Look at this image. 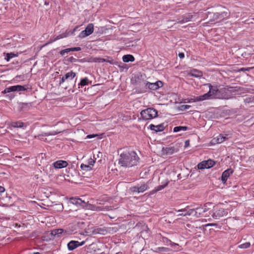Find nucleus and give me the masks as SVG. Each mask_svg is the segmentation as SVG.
<instances>
[{"label":"nucleus","instance_id":"1","mask_svg":"<svg viewBox=\"0 0 254 254\" xmlns=\"http://www.w3.org/2000/svg\"><path fill=\"white\" fill-rule=\"evenodd\" d=\"M139 158L134 151L124 152L120 154L119 164L124 167H131L136 166Z\"/></svg>","mask_w":254,"mask_h":254},{"label":"nucleus","instance_id":"2","mask_svg":"<svg viewBox=\"0 0 254 254\" xmlns=\"http://www.w3.org/2000/svg\"><path fill=\"white\" fill-rule=\"evenodd\" d=\"M207 85L208 86L209 90L207 93L203 95L207 96L204 100L211 98L222 99L225 98V96L223 95V93L226 92L225 88L218 89L217 86H213L211 84L208 83Z\"/></svg>","mask_w":254,"mask_h":254},{"label":"nucleus","instance_id":"3","mask_svg":"<svg viewBox=\"0 0 254 254\" xmlns=\"http://www.w3.org/2000/svg\"><path fill=\"white\" fill-rule=\"evenodd\" d=\"M27 89V87L26 85L22 86L16 85L5 88L3 91H2V93H8L6 96L9 99H11L15 96V95L12 92L24 91H26Z\"/></svg>","mask_w":254,"mask_h":254},{"label":"nucleus","instance_id":"4","mask_svg":"<svg viewBox=\"0 0 254 254\" xmlns=\"http://www.w3.org/2000/svg\"><path fill=\"white\" fill-rule=\"evenodd\" d=\"M140 116L143 120H152L158 116V111L153 108H147L140 112Z\"/></svg>","mask_w":254,"mask_h":254},{"label":"nucleus","instance_id":"5","mask_svg":"<svg viewBox=\"0 0 254 254\" xmlns=\"http://www.w3.org/2000/svg\"><path fill=\"white\" fill-rule=\"evenodd\" d=\"M149 184H150V181L146 184H137L136 186L131 187L130 188V190L132 193H142L149 189Z\"/></svg>","mask_w":254,"mask_h":254},{"label":"nucleus","instance_id":"6","mask_svg":"<svg viewBox=\"0 0 254 254\" xmlns=\"http://www.w3.org/2000/svg\"><path fill=\"white\" fill-rule=\"evenodd\" d=\"M94 31V25L92 23L88 24L85 28V29L81 31L78 37L80 38H84L93 33Z\"/></svg>","mask_w":254,"mask_h":254},{"label":"nucleus","instance_id":"7","mask_svg":"<svg viewBox=\"0 0 254 254\" xmlns=\"http://www.w3.org/2000/svg\"><path fill=\"white\" fill-rule=\"evenodd\" d=\"M84 208L87 209H90L93 211H108L110 210V206H96L93 204H91L90 203H88L87 202H85V206L84 207Z\"/></svg>","mask_w":254,"mask_h":254},{"label":"nucleus","instance_id":"8","mask_svg":"<svg viewBox=\"0 0 254 254\" xmlns=\"http://www.w3.org/2000/svg\"><path fill=\"white\" fill-rule=\"evenodd\" d=\"M214 164L215 162L213 160L209 159L199 163L197 165V167L199 169H208L213 167Z\"/></svg>","mask_w":254,"mask_h":254},{"label":"nucleus","instance_id":"9","mask_svg":"<svg viewBox=\"0 0 254 254\" xmlns=\"http://www.w3.org/2000/svg\"><path fill=\"white\" fill-rule=\"evenodd\" d=\"M178 212H182L178 215V216H194V209L190 208L189 206H187L184 209H182L178 210Z\"/></svg>","mask_w":254,"mask_h":254},{"label":"nucleus","instance_id":"10","mask_svg":"<svg viewBox=\"0 0 254 254\" xmlns=\"http://www.w3.org/2000/svg\"><path fill=\"white\" fill-rule=\"evenodd\" d=\"M228 214V211L224 208H219L217 209L213 213L212 216L213 218L218 219Z\"/></svg>","mask_w":254,"mask_h":254},{"label":"nucleus","instance_id":"11","mask_svg":"<svg viewBox=\"0 0 254 254\" xmlns=\"http://www.w3.org/2000/svg\"><path fill=\"white\" fill-rule=\"evenodd\" d=\"M85 242L83 241L81 242L76 241H70L67 244V248L69 251H73L79 246H82L84 245Z\"/></svg>","mask_w":254,"mask_h":254},{"label":"nucleus","instance_id":"12","mask_svg":"<svg viewBox=\"0 0 254 254\" xmlns=\"http://www.w3.org/2000/svg\"><path fill=\"white\" fill-rule=\"evenodd\" d=\"M163 82L161 81H157L154 83L146 82L145 86L147 87L149 89L155 90L159 89L163 86Z\"/></svg>","mask_w":254,"mask_h":254},{"label":"nucleus","instance_id":"13","mask_svg":"<svg viewBox=\"0 0 254 254\" xmlns=\"http://www.w3.org/2000/svg\"><path fill=\"white\" fill-rule=\"evenodd\" d=\"M230 137L228 134H220L218 136L214 137L212 141L214 143H221Z\"/></svg>","mask_w":254,"mask_h":254},{"label":"nucleus","instance_id":"14","mask_svg":"<svg viewBox=\"0 0 254 254\" xmlns=\"http://www.w3.org/2000/svg\"><path fill=\"white\" fill-rule=\"evenodd\" d=\"M213 20H222L229 16L228 13L225 11L214 13L213 14Z\"/></svg>","mask_w":254,"mask_h":254},{"label":"nucleus","instance_id":"15","mask_svg":"<svg viewBox=\"0 0 254 254\" xmlns=\"http://www.w3.org/2000/svg\"><path fill=\"white\" fill-rule=\"evenodd\" d=\"M68 163L64 160H58L53 163V166L56 169H62L67 166Z\"/></svg>","mask_w":254,"mask_h":254},{"label":"nucleus","instance_id":"16","mask_svg":"<svg viewBox=\"0 0 254 254\" xmlns=\"http://www.w3.org/2000/svg\"><path fill=\"white\" fill-rule=\"evenodd\" d=\"M69 201L71 203L76 205V206H81L83 208L85 206L86 202L81 200L79 198H71Z\"/></svg>","mask_w":254,"mask_h":254},{"label":"nucleus","instance_id":"17","mask_svg":"<svg viewBox=\"0 0 254 254\" xmlns=\"http://www.w3.org/2000/svg\"><path fill=\"white\" fill-rule=\"evenodd\" d=\"M76 76V73L73 71L67 72L64 76H63L60 81V84L64 83L66 79H72Z\"/></svg>","mask_w":254,"mask_h":254},{"label":"nucleus","instance_id":"18","mask_svg":"<svg viewBox=\"0 0 254 254\" xmlns=\"http://www.w3.org/2000/svg\"><path fill=\"white\" fill-rule=\"evenodd\" d=\"M233 173V170L231 168H229L225 171H224L221 176V180L223 183H225L228 177L230 176L231 174Z\"/></svg>","mask_w":254,"mask_h":254},{"label":"nucleus","instance_id":"19","mask_svg":"<svg viewBox=\"0 0 254 254\" xmlns=\"http://www.w3.org/2000/svg\"><path fill=\"white\" fill-rule=\"evenodd\" d=\"M206 95H200L199 96H194L193 98L190 99H185V103H191L195 102H199L204 100V99L206 98Z\"/></svg>","mask_w":254,"mask_h":254},{"label":"nucleus","instance_id":"20","mask_svg":"<svg viewBox=\"0 0 254 254\" xmlns=\"http://www.w3.org/2000/svg\"><path fill=\"white\" fill-rule=\"evenodd\" d=\"M193 209H194L193 215L197 218L199 217L207 211L206 208L201 207H198Z\"/></svg>","mask_w":254,"mask_h":254},{"label":"nucleus","instance_id":"21","mask_svg":"<svg viewBox=\"0 0 254 254\" xmlns=\"http://www.w3.org/2000/svg\"><path fill=\"white\" fill-rule=\"evenodd\" d=\"M31 106V103L20 102L18 103V108L20 111H26L29 110Z\"/></svg>","mask_w":254,"mask_h":254},{"label":"nucleus","instance_id":"22","mask_svg":"<svg viewBox=\"0 0 254 254\" xmlns=\"http://www.w3.org/2000/svg\"><path fill=\"white\" fill-rule=\"evenodd\" d=\"M149 128L152 130H154L156 132L162 131L164 129V127L162 124H160L157 126L151 124L149 125Z\"/></svg>","mask_w":254,"mask_h":254},{"label":"nucleus","instance_id":"23","mask_svg":"<svg viewBox=\"0 0 254 254\" xmlns=\"http://www.w3.org/2000/svg\"><path fill=\"white\" fill-rule=\"evenodd\" d=\"M93 61L94 62H98V63H104V62H107L109 63L110 64H116L117 62H115L113 60H108L106 59L101 58H95L94 59Z\"/></svg>","mask_w":254,"mask_h":254},{"label":"nucleus","instance_id":"24","mask_svg":"<svg viewBox=\"0 0 254 254\" xmlns=\"http://www.w3.org/2000/svg\"><path fill=\"white\" fill-rule=\"evenodd\" d=\"M183 16L184 20H181V21H179V23H186L192 20L193 18V15L190 13L186 14L183 15Z\"/></svg>","mask_w":254,"mask_h":254},{"label":"nucleus","instance_id":"25","mask_svg":"<svg viewBox=\"0 0 254 254\" xmlns=\"http://www.w3.org/2000/svg\"><path fill=\"white\" fill-rule=\"evenodd\" d=\"M135 58L131 55H126L123 57V61L125 63H128L129 62H133Z\"/></svg>","mask_w":254,"mask_h":254},{"label":"nucleus","instance_id":"26","mask_svg":"<svg viewBox=\"0 0 254 254\" xmlns=\"http://www.w3.org/2000/svg\"><path fill=\"white\" fill-rule=\"evenodd\" d=\"M107 231L105 229L102 228H96L93 230V234H101L105 235Z\"/></svg>","mask_w":254,"mask_h":254},{"label":"nucleus","instance_id":"27","mask_svg":"<svg viewBox=\"0 0 254 254\" xmlns=\"http://www.w3.org/2000/svg\"><path fill=\"white\" fill-rule=\"evenodd\" d=\"M191 76L195 77H199L202 76V72L196 69L192 70L190 72Z\"/></svg>","mask_w":254,"mask_h":254},{"label":"nucleus","instance_id":"28","mask_svg":"<svg viewBox=\"0 0 254 254\" xmlns=\"http://www.w3.org/2000/svg\"><path fill=\"white\" fill-rule=\"evenodd\" d=\"M188 127L186 126H178L174 128L173 131L177 132L181 131H186L188 130Z\"/></svg>","mask_w":254,"mask_h":254},{"label":"nucleus","instance_id":"29","mask_svg":"<svg viewBox=\"0 0 254 254\" xmlns=\"http://www.w3.org/2000/svg\"><path fill=\"white\" fill-rule=\"evenodd\" d=\"M80 168L82 170L86 171H89L92 169V167L88 164H81L80 165Z\"/></svg>","mask_w":254,"mask_h":254},{"label":"nucleus","instance_id":"30","mask_svg":"<svg viewBox=\"0 0 254 254\" xmlns=\"http://www.w3.org/2000/svg\"><path fill=\"white\" fill-rule=\"evenodd\" d=\"M11 127H22L23 126V123L21 122H14L11 124Z\"/></svg>","mask_w":254,"mask_h":254},{"label":"nucleus","instance_id":"31","mask_svg":"<svg viewBox=\"0 0 254 254\" xmlns=\"http://www.w3.org/2000/svg\"><path fill=\"white\" fill-rule=\"evenodd\" d=\"M175 150L174 147H167L165 149V153L166 155H172L174 153Z\"/></svg>","mask_w":254,"mask_h":254},{"label":"nucleus","instance_id":"32","mask_svg":"<svg viewBox=\"0 0 254 254\" xmlns=\"http://www.w3.org/2000/svg\"><path fill=\"white\" fill-rule=\"evenodd\" d=\"M16 55L13 53H7L6 54V56L5 57L4 59L6 60L7 62H9L11 59H12L13 57H16Z\"/></svg>","mask_w":254,"mask_h":254},{"label":"nucleus","instance_id":"33","mask_svg":"<svg viewBox=\"0 0 254 254\" xmlns=\"http://www.w3.org/2000/svg\"><path fill=\"white\" fill-rule=\"evenodd\" d=\"M5 194L4 188L0 186V200L3 199Z\"/></svg>","mask_w":254,"mask_h":254},{"label":"nucleus","instance_id":"34","mask_svg":"<svg viewBox=\"0 0 254 254\" xmlns=\"http://www.w3.org/2000/svg\"><path fill=\"white\" fill-rule=\"evenodd\" d=\"M88 83V79L87 77L82 79L80 81L79 85H81V87L87 85Z\"/></svg>","mask_w":254,"mask_h":254},{"label":"nucleus","instance_id":"35","mask_svg":"<svg viewBox=\"0 0 254 254\" xmlns=\"http://www.w3.org/2000/svg\"><path fill=\"white\" fill-rule=\"evenodd\" d=\"M69 35V34H65V33H63L62 34H60L57 36H56L54 39L53 40H52L53 42H54V41H56V40H58L59 39H62V38H64V37H66V36H67L68 35Z\"/></svg>","mask_w":254,"mask_h":254},{"label":"nucleus","instance_id":"36","mask_svg":"<svg viewBox=\"0 0 254 254\" xmlns=\"http://www.w3.org/2000/svg\"><path fill=\"white\" fill-rule=\"evenodd\" d=\"M251 246V244L249 242H246L244 244H241L238 246V248L241 249H247Z\"/></svg>","mask_w":254,"mask_h":254},{"label":"nucleus","instance_id":"37","mask_svg":"<svg viewBox=\"0 0 254 254\" xmlns=\"http://www.w3.org/2000/svg\"><path fill=\"white\" fill-rule=\"evenodd\" d=\"M157 251L156 252H166L168 253L170 251V249L168 248L165 247H158L157 249Z\"/></svg>","mask_w":254,"mask_h":254},{"label":"nucleus","instance_id":"38","mask_svg":"<svg viewBox=\"0 0 254 254\" xmlns=\"http://www.w3.org/2000/svg\"><path fill=\"white\" fill-rule=\"evenodd\" d=\"M191 106L188 105H182L179 107V109L180 111H184L190 108Z\"/></svg>","mask_w":254,"mask_h":254},{"label":"nucleus","instance_id":"39","mask_svg":"<svg viewBox=\"0 0 254 254\" xmlns=\"http://www.w3.org/2000/svg\"><path fill=\"white\" fill-rule=\"evenodd\" d=\"M95 163V159L94 155H93V158H92L91 157L88 160L87 164H89L90 166H91L92 167H93L94 163Z\"/></svg>","mask_w":254,"mask_h":254},{"label":"nucleus","instance_id":"40","mask_svg":"<svg viewBox=\"0 0 254 254\" xmlns=\"http://www.w3.org/2000/svg\"><path fill=\"white\" fill-rule=\"evenodd\" d=\"M71 52L70 48H67L63 50H62L60 52V54L62 56H64L65 54H67L68 53Z\"/></svg>","mask_w":254,"mask_h":254},{"label":"nucleus","instance_id":"41","mask_svg":"<svg viewBox=\"0 0 254 254\" xmlns=\"http://www.w3.org/2000/svg\"><path fill=\"white\" fill-rule=\"evenodd\" d=\"M167 186V183H166L165 185H159L158 186L157 188H156L155 189H156L157 191H159L160 190H163L164 188H165L166 186Z\"/></svg>","mask_w":254,"mask_h":254},{"label":"nucleus","instance_id":"42","mask_svg":"<svg viewBox=\"0 0 254 254\" xmlns=\"http://www.w3.org/2000/svg\"><path fill=\"white\" fill-rule=\"evenodd\" d=\"M162 241L164 243H166V245H170V243H171V241L166 237H163L162 238Z\"/></svg>","mask_w":254,"mask_h":254},{"label":"nucleus","instance_id":"43","mask_svg":"<svg viewBox=\"0 0 254 254\" xmlns=\"http://www.w3.org/2000/svg\"><path fill=\"white\" fill-rule=\"evenodd\" d=\"M60 132V131L57 132V131H53L51 132H48L47 133V135H56V134H58Z\"/></svg>","mask_w":254,"mask_h":254},{"label":"nucleus","instance_id":"44","mask_svg":"<svg viewBox=\"0 0 254 254\" xmlns=\"http://www.w3.org/2000/svg\"><path fill=\"white\" fill-rule=\"evenodd\" d=\"M81 50L80 47H75V48H71L70 51L71 52L72 51H79Z\"/></svg>","mask_w":254,"mask_h":254},{"label":"nucleus","instance_id":"45","mask_svg":"<svg viewBox=\"0 0 254 254\" xmlns=\"http://www.w3.org/2000/svg\"><path fill=\"white\" fill-rule=\"evenodd\" d=\"M253 100H254V97H253V98L248 97V98H246L245 99V101L247 103H250Z\"/></svg>","mask_w":254,"mask_h":254},{"label":"nucleus","instance_id":"46","mask_svg":"<svg viewBox=\"0 0 254 254\" xmlns=\"http://www.w3.org/2000/svg\"><path fill=\"white\" fill-rule=\"evenodd\" d=\"M169 245H170L171 247L174 248L175 249L176 247L179 246V245L178 244L173 243L172 241H171V243H170Z\"/></svg>","mask_w":254,"mask_h":254},{"label":"nucleus","instance_id":"47","mask_svg":"<svg viewBox=\"0 0 254 254\" xmlns=\"http://www.w3.org/2000/svg\"><path fill=\"white\" fill-rule=\"evenodd\" d=\"M190 146V141L189 140H187L185 142V147H188Z\"/></svg>","mask_w":254,"mask_h":254},{"label":"nucleus","instance_id":"48","mask_svg":"<svg viewBox=\"0 0 254 254\" xmlns=\"http://www.w3.org/2000/svg\"><path fill=\"white\" fill-rule=\"evenodd\" d=\"M181 20H184V17H183V15H182V16H180V17H178V18H177V19L175 21H176L177 23H179V21H181Z\"/></svg>","mask_w":254,"mask_h":254},{"label":"nucleus","instance_id":"49","mask_svg":"<svg viewBox=\"0 0 254 254\" xmlns=\"http://www.w3.org/2000/svg\"><path fill=\"white\" fill-rule=\"evenodd\" d=\"M178 56L180 59H183L185 57V54L183 53H179Z\"/></svg>","mask_w":254,"mask_h":254},{"label":"nucleus","instance_id":"50","mask_svg":"<svg viewBox=\"0 0 254 254\" xmlns=\"http://www.w3.org/2000/svg\"><path fill=\"white\" fill-rule=\"evenodd\" d=\"M158 192L156 190V189L152 190L151 191H150L149 192V195H152V194H154V193H155L156 192Z\"/></svg>","mask_w":254,"mask_h":254},{"label":"nucleus","instance_id":"51","mask_svg":"<svg viewBox=\"0 0 254 254\" xmlns=\"http://www.w3.org/2000/svg\"><path fill=\"white\" fill-rule=\"evenodd\" d=\"M97 136V134H90L87 136V138H92Z\"/></svg>","mask_w":254,"mask_h":254},{"label":"nucleus","instance_id":"52","mask_svg":"<svg viewBox=\"0 0 254 254\" xmlns=\"http://www.w3.org/2000/svg\"><path fill=\"white\" fill-rule=\"evenodd\" d=\"M250 68L243 67V68H241L240 69H239V71H249L250 70Z\"/></svg>","mask_w":254,"mask_h":254},{"label":"nucleus","instance_id":"53","mask_svg":"<svg viewBox=\"0 0 254 254\" xmlns=\"http://www.w3.org/2000/svg\"><path fill=\"white\" fill-rule=\"evenodd\" d=\"M78 28V26H76L74 28V29L72 30V32H71V34L72 35Z\"/></svg>","mask_w":254,"mask_h":254},{"label":"nucleus","instance_id":"54","mask_svg":"<svg viewBox=\"0 0 254 254\" xmlns=\"http://www.w3.org/2000/svg\"><path fill=\"white\" fill-rule=\"evenodd\" d=\"M217 225H218V224L217 223H210V224H207V226H216Z\"/></svg>","mask_w":254,"mask_h":254},{"label":"nucleus","instance_id":"55","mask_svg":"<svg viewBox=\"0 0 254 254\" xmlns=\"http://www.w3.org/2000/svg\"><path fill=\"white\" fill-rule=\"evenodd\" d=\"M63 231H64L63 229H58L57 230L58 233V234H62L63 233Z\"/></svg>","mask_w":254,"mask_h":254},{"label":"nucleus","instance_id":"56","mask_svg":"<svg viewBox=\"0 0 254 254\" xmlns=\"http://www.w3.org/2000/svg\"><path fill=\"white\" fill-rule=\"evenodd\" d=\"M2 152H3L2 149H0V153H1Z\"/></svg>","mask_w":254,"mask_h":254},{"label":"nucleus","instance_id":"57","mask_svg":"<svg viewBox=\"0 0 254 254\" xmlns=\"http://www.w3.org/2000/svg\"><path fill=\"white\" fill-rule=\"evenodd\" d=\"M33 254H40V253L39 252H35Z\"/></svg>","mask_w":254,"mask_h":254},{"label":"nucleus","instance_id":"58","mask_svg":"<svg viewBox=\"0 0 254 254\" xmlns=\"http://www.w3.org/2000/svg\"><path fill=\"white\" fill-rule=\"evenodd\" d=\"M45 4H46V5H48V3H47V2H45Z\"/></svg>","mask_w":254,"mask_h":254},{"label":"nucleus","instance_id":"59","mask_svg":"<svg viewBox=\"0 0 254 254\" xmlns=\"http://www.w3.org/2000/svg\"><path fill=\"white\" fill-rule=\"evenodd\" d=\"M253 214H254V211H253Z\"/></svg>","mask_w":254,"mask_h":254},{"label":"nucleus","instance_id":"60","mask_svg":"<svg viewBox=\"0 0 254 254\" xmlns=\"http://www.w3.org/2000/svg\"><path fill=\"white\" fill-rule=\"evenodd\" d=\"M4 1H5V0H4Z\"/></svg>","mask_w":254,"mask_h":254}]
</instances>
